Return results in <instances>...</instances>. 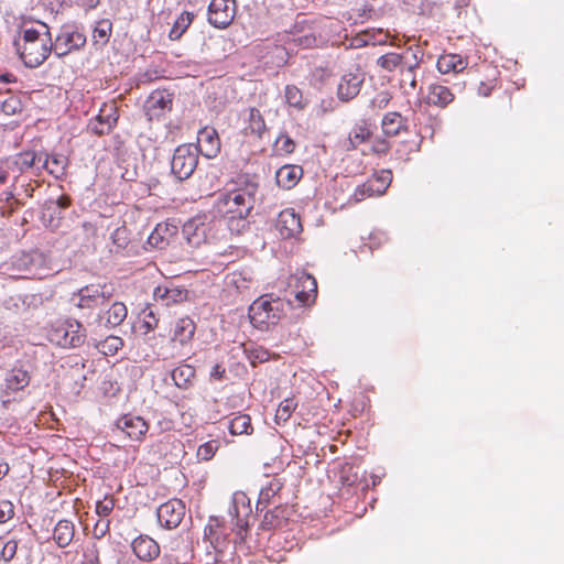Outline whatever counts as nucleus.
I'll return each mask as SVG.
<instances>
[{
  "label": "nucleus",
  "mask_w": 564,
  "mask_h": 564,
  "mask_svg": "<svg viewBox=\"0 0 564 564\" xmlns=\"http://www.w3.org/2000/svg\"><path fill=\"white\" fill-rule=\"evenodd\" d=\"M116 506L113 496H105L96 503V512L100 518H108Z\"/></svg>",
  "instance_id": "nucleus-51"
},
{
  "label": "nucleus",
  "mask_w": 564,
  "mask_h": 564,
  "mask_svg": "<svg viewBox=\"0 0 564 564\" xmlns=\"http://www.w3.org/2000/svg\"><path fill=\"white\" fill-rule=\"evenodd\" d=\"M362 82L364 78L359 72L344 74L338 84V98L343 101L354 99L359 94Z\"/></svg>",
  "instance_id": "nucleus-24"
},
{
  "label": "nucleus",
  "mask_w": 564,
  "mask_h": 564,
  "mask_svg": "<svg viewBox=\"0 0 564 564\" xmlns=\"http://www.w3.org/2000/svg\"><path fill=\"white\" fill-rule=\"evenodd\" d=\"M42 156L43 154H37L33 150H25L15 155L14 165L21 173L34 169L35 175H40L41 165L39 163H42Z\"/></svg>",
  "instance_id": "nucleus-31"
},
{
  "label": "nucleus",
  "mask_w": 564,
  "mask_h": 564,
  "mask_svg": "<svg viewBox=\"0 0 564 564\" xmlns=\"http://www.w3.org/2000/svg\"><path fill=\"white\" fill-rule=\"evenodd\" d=\"M187 294L186 289L177 286L172 282L158 285L153 291L154 300L164 306H171L186 301Z\"/></svg>",
  "instance_id": "nucleus-20"
},
{
  "label": "nucleus",
  "mask_w": 564,
  "mask_h": 564,
  "mask_svg": "<svg viewBox=\"0 0 564 564\" xmlns=\"http://www.w3.org/2000/svg\"><path fill=\"white\" fill-rule=\"evenodd\" d=\"M283 487V484L276 479H271L263 488H261L258 499V507L259 506H267L269 505L272 499L281 491Z\"/></svg>",
  "instance_id": "nucleus-42"
},
{
  "label": "nucleus",
  "mask_w": 564,
  "mask_h": 564,
  "mask_svg": "<svg viewBox=\"0 0 564 564\" xmlns=\"http://www.w3.org/2000/svg\"><path fill=\"white\" fill-rule=\"evenodd\" d=\"M295 150V142L288 133H280L274 142V151L278 154L286 155L293 153Z\"/></svg>",
  "instance_id": "nucleus-48"
},
{
  "label": "nucleus",
  "mask_w": 564,
  "mask_h": 564,
  "mask_svg": "<svg viewBox=\"0 0 564 564\" xmlns=\"http://www.w3.org/2000/svg\"><path fill=\"white\" fill-rule=\"evenodd\" d=\"M6 202L8 206H0L1 215L3 217L11 216L19 207V200L13 196L11 192L6 193Z\"/></svg>",
  "instance_id": "nucleus-58"
},
{
  "label": "nucleus",
  "mask_w": 564,
  "mask_h": 564,
  "mask_svg": "<svg viewBox=\"0 0 564 564\" xmlns=\"http://www.w3.org/2000/svg\"><path fill=\"white\" fill-rule=\"evenodd\" d=\"M290 286L301 306H311L317 297L316 279L306 272H296L291 276Z\"/></svg>",
  "instance_id": "nucleus-11"
},
{
  "label": "nucleus",
  "mask_w": 564,
  "mask_h": 564,
  "mask_svg": "<svg viewBox=\"0 0 564 564\" xmlns=\"http://www.w3.org/2000/svg\"><path fill=\"white\" fill-rule=\"evenodd\" d=\"M275 227L284 239L295 238L303 230L301 218L292 208H286L279 214Z\"/></svg>",
  "instance_id": "nucleus-18"
},
{
  "label": "nucleus",
  "mask_w": 564,
  "mask_h": 564,
  "mask_svg": "<svg viewBox=\"0 0 564 564\" xmlns=\"http://www.w3.org/2000/svg\"><path fill=\"white\" fill-rule=\"evenodd\" d=\"M228 429L231 435H251L253 426L251 417L245 413H237L229 420Z\"/></svg>",
  "instance_id": "nucleus-35"
},
{
  "label": "nucleus",
  "mask_w": 564,
  "mask_h": 564,
  "mask_svg": "<svg viewBox=\"0 0 564 564\" xmlns=\"http://www.w3.org/2000/svg\"><path fill=\"white\" fill-rule=\"evenodd\" d=\"M87 39L84 33L74 26H63L53 41V53L58 58L65 57L86 45Z\"/></svg>",
  "instance_id": "nucleus-9"
},
{
  "label": "nucleus",
  "mask_w": 564,
  "mask_h": 564,
  "mask_svg": "<svg viewBox=\"0 0 564 564\" xmlns=\"http://www.w3.org/2000/svg\"><path fill=\"white\" fill-rule=\"evenodd\" d=\"M285 99L292 107L299 108L302 106V93L296 86L288 85L285 87Z\"/></svg>",
  "instance_id": "nucleus-56"
},
{
  "label": "nucleus",
  "mask_w": 564,
  "mask_h": 564,
  "mask_svg": "<svg viewBox=\"0 0 564 564\" xmlns=\"http://www.w3.org/2000/svg\"><path fill=\"white\" fill-rule=\"evenodd\" d=\"M251 512L249 503L245 497V495H236L235 496V517L237 518L236 525L238 528L237 534L240 540H245L243 533L248 531L249 522L248 517Z\"/></svg>",
  "instance_id": "nucleus-30"
},
{
  "label": "nucleus",
  "mask_w": 564,
  "mask_h": 564,
  "mask_svg": "<svg viewBox=\"0 0 564 564\" xmlns=\"http://www.w3.org/2000/svg\"><path fill=\"white\" fill-rule=\"evenodd\" d=\"M128 315V310L124 303L122 302H113L110 307L105 312L104 316H99L100 318L106 319L105 324L109 327H116L123 323Z\"/></svg>",
  "instance_id": "nucleus-37"
},
{
  "label": "nucleus",
  "mask_w": 564,
  "mask_h": 564,
  "mask_svg": "<svg viewBox=\"0 0 564 564\" xmlns=\"http://www.w3.org/2000/svg\"><path fill=\"white\" fill-rule=\"evenodd\" d=\"M419 150H420L419 143H416L414 141H412V142L404 141L399 144L395 152L400 160L408 162L411 159V154L419 152Z\"/></svg>",
  "instance_id": "nucleus-49"
},
{
  "label": "nucleus",
  "mask_w": 564,
  "mask_h": 564,
  "mask_svg": "<svg viewBox=\"0 0 564 564\" xmlns=\"http://www.w3.org/2000/svg\"><path fill=\"white\" fill-rule=\"evenodd\" d=\"M195 14L189 11L182 12L175 20L172 29L170 30L169 37L172 41L180 40L193 23Z\"/></svg>",
  "instance_id": "nucleus-40"
},
{
  "label": "nucleus",
  "mask_w": 564,
  "mask_h": 564,
  "mask_svg": "<svg viewBox=\"0 0 564 564\" xmlns=\"http://www.w3.org/2000/svg\"><path fill=\"white\" fill-rule=\"evenodd\" d=\"M173 108V94L156 89L150 94L144 102L145 116L150 121L159 120Z\"/></svg>",
  "instance_id": "nucleus-14"
},
{
  "label": "nucleus",
  "mask_w": 564,
  "mask_h": 564,
  "mask_svg": "<svg viewBox=\"0 0 564 564\" xmlns=\"http://www.w3.org/2000/svg\"><path fill=\"white\" fill-rule=\"evenodd\" d=\"M392 182L390 170H381L368 177L366 182L357 186L349 202L360 203L367 198L383 195Z\"/></svg>",
  "instance_id": "nucleus-7"
},
{
  "label": "nucleus",
  "mask_w": 564,
  "mask_h": 564,
  "mask_svg": "<svg viewBox=\"0 0 564 564\" xmlns=\"http://www.w3.org/2000/svg\"><path fill=\"white\" fill-rule=\"evenodd\" d=\"M133 554L142 562H152L160 556L161 549L159 543L147 534H140L132 543Z\"/></svg>",
  "instance_id": "nucleus-19"
},
{
  "label": "nucleus",
  "mask_w": 564,
  "mask_h": 564,
  "mask_svg": "<svg viewBox=\"0 0 564 564\" xmlns=\"http://www.w3.org/2000/svg\"><path fill=\"white\" fill-rule=\"evenodd\" d=\"M286 520L288 509L282 506H276L264 513L260 527L262 530H274L281 528Z\"/></svg>",
  "instance_id": "nucleus-32"
},
{
  "label": "nucleus",
  "mask_w": 564,
  "mask_h": 564,
  "mask_svg": "<svg viewBox=\"0 0 564 564\" xmlns=\"http://www.w3.org/2000/svg\"><path fill=\"white\" fill-rule=\"evenodd\" d=\"M388 241V237L382 231H373L369 235L368 241L359 247V252L364 253L366 250L372 252L377 249H380Z\"/></svg>",
  "instance_id": "nucleus-46"
},
{
  "label": "nucleus",
  "mask_w": 564,
  "mask_h": 564,
  "mask_svg": "<svg viewBox=\"0 0 564 564\" xmlns=\"http://www.w3.org/2000/svg\"><path fill=\"white\" fill-rule=\"evenodd\" d=\"M116 427L130 441L142 442L150 430V424L141 415L126 413L117 419Z\"/></svg>",
  "instance_id": "nucleus-13"
},
{
  "label": "nucleus",
  "mask_w": 564,
  "mask_h": 564,
  "mask_svg": "<svg viewBox=\"0 0 564 564\" xmlns=\"http://www.w3.org/2000/svg\"><path fill=\"white\" fill-rule=\"evenodd\" d=\"M302 176L303 170L300 165L286 164L276 171L275 181L281 188L291 189L299 183Z\"/></svg>",
  "instance_id": "nucleus-29"
},
{
  "label": "nucleus",
  "mask_w": 564,
  "mask_h": 564,
  "mask_svg": "<svg viewBox=\"0 0 564 564\" xmlns=\"http://www.w3.org/2000/svg\"><path fill=\"white\" fill-rule=\"evenodd\" d=\"M297 43L304 47H313L316 45V37L314 35H304L302 37H299Z\"/></svg>",
  "instance_id": "nucleus-64"
},
{
  "label": "nucleus",
  "mask_w": 564,
  "mask_h": 564,
  "mask_svg": "<svg viewBox=\"0 0 564 564\" xmlns=\"http://www.w3.org/2000/svg\"><path fill=\"white\" fill-rule=\"evenodd\" d=\"M75 528L72 521L61 520L54 528L53 539L59 547L69 545L74 538Z\"/></svg>",
  "instance_id": "nucleus-36"
},
{
  "label": "nucleus",
  "mask_w": 564,
  "mask_h": 564,
  "mask_svg": "<svg viewBox=\"0 0 564 564\" xmlns=\"http://www.w3.org/2000/svg\"><path fill=\"white\" fill-rule=\"evenodd\" d=\"M48 341L61 348H76L86 339V330L82 323L73 318H59L46 329Z\"/></svg>",
  "instance_id": "nucleus-2"
},
{
  "label": "nucleus",
  "mask_w": 564,
  "mask_h": 564,
  "mask_svg": "<svg viewBox=\"0 0 564 564\" xmlns=\"http://www.w3.org/2000/svg\"><path fill=\"white\" fill-rule=\"evenodd\" d=\"M468 63L469 59L467 56L455 53H444L438 56L436 68L443 75L459 74L467 68Z\"/></svg>",
  "instance_id": "nucleus-25"
},
{
  "label": "nucleus",
  "mask_w": 564,
  "mask_h": 564,
  "mask_svg": "<svg viewBox=\"0 0 564 564\" xmlns=\"http://www.w3.org/2000/svg\"><path fill=\"white\" fill-rule=\"evenodd\" d=\"M115 288L110 283H96L82 288L77 296V307L80 310L94 311L106 306L113 297Z\"/></svg>",
  "instance_id": "nucleus-5"
},
{
  "label": "nucleus",
  "mask_w": 564,
  "mask_h": 564,
  "mask_svg": "<svg viewBox=\"0 0 564 564\" xmlns=\"http://www.w3.org/2000/svg\"><path fill=\"white\" fill-rule=\"evenodd\" d=\"M19 542L15 539H9L3 543L0 552V558L6 563L14 558L18 551Z\"/></svg>",
  "instance_id": "nucleus-55"
},
{
  "label": "nucleus",
  "mask_w": 564,
  "mask_h": 564,
  "mask_svg": "<svg viewBox=\"0 0 564 564\" xmlns=\"http://www.w3.org/2000/svg\"><path fill=\"white\" fill-rule=\"evenodd\" d=\"M241 116L245 123V133L261 139L267 132V124L261 111L256 107H248Z\"/></svg>",
  "instance_id": "nucleus-22"
},
{
  "label": "nucleus",
  "mask_w": 564,
  "mask_h": 564,
  "mask_svg": "<svg viewBox=\"0 0 564 564\" xmlns=\"http://www.w3.org/2000/svg\"><path fill=\"white\" fill-rule=\"evenodd\" d=\"M18 107H19V100L14 97H10L1 104V110L6 115H14L18 110Z\"/></svg>",
  "instance_id": "nucleus-60"
},
{
  "label": "nucleus",
  "mask_w": 564,
  "mask_h": 564,
  "mask_svg": "<svg viewBox=\"0 0 564 564\" xmlns=\"http://www.w3.org/2000/svg\"><path fill=\"white\" fill-rule=\"evenodd\" d=\"M31 382V373L22 366H14L8 370L3 379V393L13 395L23 391Z\"/></svg>",
  "instance_id": "nucleus-16"
},
{
  "label": "nucleus",
  "mask_w": 564,
  "mask_h": 564,
  "mask_svg": "<svg viewBox=\"0 0 564 564\" xmlns=\"http://www.w3.org/2000/svg\"><path fill=\"white\" fill-rule=\"evenodd\" d=\"M381 131L386 137H398L409 131V121L398 111H389L381 119Z\"/></svg>",
  "instance_id": "nucleus-23"
},
{
  "label": "nucleus",
  "mask_w": 564,
  "mask_h": 564,
  "mask_svg": "<svg viewBox=\"0 0 564 564\" xmlns=\"http://www.w3.org/2000/svg\"><path fill=\"white\" fill-rule=\"evenodd\" d=\"M68 165L69 160L67 156L59 153H44L42 156L41 171L46 170L53 177L62 180L66 176Z\"/></svg>",
  "instance_id": "nucleus-26"
},
{
  "label": "nucleus",
  "mask_w": 564,
  "mask_h": 564,
  "mask_svg": "<svg viewBox=\"0 0 564 564\" xmlns=\"http://www.w3.org/2000/svg\"><path fill=\"white\" fill-rule=\"evenodd\" d=\"M373 137V126L368 120H359L354 124L348 134V150H356L361 144H365Z\"/></svg>",
  "instance_id": "nucleus-27"
},
{
  "label": "nucleus",
  "mask_w": 564,
  "mask_h": 564,
  "mask_svg": "<svg viewBox=\"0 0 564 564\" xmlns=\"http://www.w3.org/2000/svg\"><path fill=\"white\" fill-rule=\"evenodd\" d=\"M376 64L384 72H399L403 76L404 73L416 70L420 67L421 59L408 48L402 53L388 52L379 56Z\"/></svg>",
  "instance_id": "nucleus-6"
},
{
  "label": "nucleus",
  "mask_w": 564,
  "mask_h": 564,
  "mask_svg": "<svg viewBox=\"0 0 564 564\" xmlns=\"http://www.w3.org/2000/svg\"><path fill=\"white\" fill-rule=\"evenodd\" d=\"M237 13L236 0H212L208 6L207 20L217 29H226Z\"/></svg>",
  "instance_id": "nucleus-12"
},
{
  "label": "nucleus",
  "mask_w": 564,
  "mask_h": 564,
  "mask_svg": "<svg viewBox=\"0 0 564 564\" xmlns=\"http://www.w3.org/2000/svg\"><path fill=\"white\" fill-rule=\"evenodd\" d=\"M253 196L246 189H235L221 193L216 202V212L229 219H243L252 209Z\"/></svg>",
  "instance_id": "nucleus-4"
},
{
  "label": "nucleus",
  "mask_w": 564,
  "mask_h": 564,
  "mask_svg": "<svg viewBox=\"0 0 564 564\" xmlns=\"http://www.w3.org/2000/svg\"><path fill=\"white\" fill-rule=\"evenodd\" d=\"M194 145L202 155L208 159L215 158L220 151V139L216 129L202 128L197 133V143Z\"/></svg>",
  "instance_id": "nucleus-17"
},
{
  "label": "nucleus",
  "mask_w": 564,
  "mask_h": 564,
  "mask_svg": "<svg viewBox=\"0 0 564 564\" xmlns=\"http://www.w3.org/2000/svg\"><path fill=\"white\" fill-rule=\"evenodd\" d=\"M185 511L186 507L182 500L176 498L170 499L158 508V521L167 530L175 529L182 522Z\"/></svg>",
  "instance_id": "nucleus-15"
},
{
  "label": "nucleus",
  "mask_w": 564,
  "mask_h": 564,
  "mask_svg": "<svg viewBox=\"0 0 564 564\" xmlns=\"http://www.w3.org/2000/svg\"><path fill=\"white\" fill-rule=\"evenodd\" d=\"M366 36L365 35V32L361 31L359 32L358 34H356L355 36H352L349 41V47L351 48H361V47H365V46H368V40H366Z\"/></svg>",
  "instance_id": "nucleus-62"
},
{
  "label": "nucleus",
  "mask_w": 564,
  "mask_h": 564,
  "mask_svg": "<svg viewBox=\"0 0 564 564\" xmlns=\"http://www.w3.org/2000/svg\"><path fill=\"white\" fill-rule=\"evenodd\" d=\"M290 303L281 299L260 296L249 307L251 323L259 329H265L278 324L285 316V308Z\"/></svg>",
  "instance_id": "nucleus-3"
},
{
  "label": "nucleus",
  "mask_w": 564,
  "mask_h": 564,
  "mask_svg": "<svg viewBox=\"0 0 564 564\" xmlns=\"http://www.w3.org/2000/svg\"><path fill=\"white\" fill-rule=\"evenodd\" d=\"M296 408L297 402L294 398L281 401L275 411V423L279 425L286 423Z\"/></svg>",
  "instance_id": "nucleus-43"
},
{
  "label": "nucleus",
  "mask_w": 564,
  "mask_h": 564,
  "mask_svg": "<svg viewBox=\"0 0 564 564\" xmlns=\"http://www.w3.org/2000/svg\"><path fill=\"white\" fill-rule=\"evenodd\" d=\"M17 54L29 68L41 66L53 52V39L44 22L35 25L22 24L14 39Z\"/></svg>",
  "instance_id": "nucleus-1"
},
{
  "label": "nucleus",
  "mask_w": 564,
  "mask_h": 564,
  "mask_svg": "<svg viewBox=\"0 0 564 564\" xmlns=\"http://www.w3.org/2000/svg\"><path fill=\"white\" fill-rule=\"evenodd\" d=\"M14 516V507L9 500H0V523H4Z\"/></svg>",
  "instance_id": "nucleus-59"
},
{
  "label": "nucleus",
  "mask_w": 564,
  "mask_h": 564,
  "mask_svg": "<svg viewBox=\"0 0 564 564\" xmlns=\"http://www.w3.org/2000/svg\"><path fill=\"white\" fill-rule=\"evenodd\" d=\"M159 325V317L154 313V311L147 306L142 310L140 313V322H139V328L141 332L147 335L151 332H153Z\"/></svg>",
  "instance_id": "nucleus-44"
},
{
  "label": "nucleus",
  "mask_w": 564,
  "mask_h": 564,
  "mask_svg": "<svg viewBox=\"0 0 564 564\" xmlns=\"http://www.w3.org/2000/svg\"><path fill=\"white\" fill-rule=\"evenodd\" d=\"M498 74L499 72L495 67H486V74L484 76V79L479 82L477 88L479 96L489 97L491 95V93L497 88L499 83Z\"/></svg>",
  "instance_id": "nucleus-39"
},
{
  "label": "nucleus",
  "mask_w": 564,
  "mask_h": 564,
  "mask_svg": "<svg viewBox=\"0 0 564 564\" xmlns=\"http://www.w3.org/2000/svg\"><path fill=\"white\" fill-rule=\"evenodd\" d=\"M217 449H218L217 441H209V442L202 444L197 448L196 456L199 460H209L214 457Z\"/></svg>",
  "instance_id": "nucleus-53"
},
{
  "label": "nucleus",
  "mask_w": 564,
  "mask_h": 564,
  "mask_svg": "<svg viewBox=\"0 0 564 564\" xmlns=\"http://www.w3.org/2000/svg\"><path fill=\"white\" fill-rule=\"evenodd\" d=\"M111 240L118 249H124L129 243V231L126 226L118 227L111 235Z\"/></svg>",
  "instance_id": "nucleus-54"
},
{
  "label": "nucleus",
  "mask_w": 564,
  "mask_h": 564,
  "mask_svg": "<svg viewBox=\"0 0 564 564\" xmlns=\"http://www.w3.org/2000/svg\"><path fill=\"white\" fill-rule=\"evenodd\" d=\"M102 112H105L104 108L100 110V113L88 123L89 131L98 137L107 135L113 130L112 121H109L110 124L107 126L102 121Z\"/></svg>",
  "instance_id": "nucleus-47"
},
{
  "label": "nucleus",
  "mask_w": 564,
  "mask_h": 564,
  "mask_svg": "<svg viewBox=\"0 0 564 564\" xmlns=\"http://www.w3.org/2000/svg\"><path fill=\"white\" fill-rule=\"evenodd\" d=\"M225 377H226V368H225L224 364H221V362L216 364L209 372V378L213 381H221L225 379Z\"/></svg>",
  "instance_id": "nucleus-61"
},
{
  "label": "nucleus",
  "mask_w": 564,
  "mask_h": 564,
  "mask_svg": "<svg viewBox=\"0 0 564 564\" xmlns=\"http://www.w3.org/2000/svg\"><path fill=\"white\" fill-rule=\"evenodd\" d=\"M195 333L196 324L191 317H178L170 325L169 341L173 349L182 351L191 348Z\"/></svg>",
  "instance_id": "nucleus-10"
},
{
  "label": "nucleus",
  "mask_w": 564,
  "mask_h": 564,
  "mask_svg": "<svg viewBox=\"0 0 564 564\" xmlns=\"http://www.w3.org/2000/svg\"><path fill=\"white\" fill-rule=\"evenodd\" d=\"M195 368L188 364H181L172 370V379L174 383L182 389H186L191 386L195 378Z\"/></svg>",
  "instance_id": "nucleus-38"
},
{
  "label": "nucleus",
  "mask_w": 564,
  "mask_h": 564,
  "mask_svg": "<svg viewBox=\"0 0 564 564\" xmlns=\"http://www.w3.org/2000/svg\"><path fill=\"white\" fill-rule=\"evenodd\" d=\"M198 154L192 143L178 145L171 161L172 173L181 181L188 178L198 164Z\"/></svg>",
  "instance_id": "nucleus-8"
},
{
  "label": "nucleus",
  "mask_w": 564,
  "mask_h": 564,
  "mask_svg": "<svg viewBox=\"0 0 564 564\" xmlns=\"http://www.w3.org/2000/svg\"><path fill=\"white\" fill-rule=\"evenodd\" d=\"M389 137L383 135H376L372 137L369 147V153L377 155V156H384L387 155L391 150V143L388 140Z\"/></svg>",
  "instance_id": "nucleus-45"
},
{
  "label": "nucleus",
  "mask_w": 564,
  "mask_h": 564,
  "mask_svg": "<svg viewBox=\"0 0 564 564\" xmlns=\"http://www.w3.org/2000/svg\"><path fill=\"white\" fill-rule=\"evenodd\" d=\"M95 347L105 356H115L123 347V339L118 336H108L97 341Z\"/></svg>",
  "instance_id": "nucleus-41"
},
{
  "label": "nucleus",
  "mask_w": 564,
  "mask_h": 564,
  "mask_svg": "<svg viewBox=\"0 0 564 564\" xmlns=\"http://www.w3.org/2000/svg\"><path fill=\"white\" fill-rule=\"evenodd\" d=\"M455 100L452 89L441 83H432L427 86L424 102L427 106L445 109Z\"/></svg>",
  "instance_id": "nucleus-21"
},
{
  "label": "nucleus",
  "mask_w": 564,
  "mask_h": 564,
  "mask_svg": "<svg viewBox=\"0 0 564 564\" xmlns=\"http://www.w3.org/2000/svg\"><path fill=\"white\" fill-rule=\"evenodd\" d=\"M82 564H100L99 550L96 543L85 545Z\"/></svg>",
  "instance_id": "nucleus-52"
},
{
  "label": "nucleus",
  "mask_w": 564,
  "mask_h": 564,
  "mask_svg": "<svg viewBox=\"0 0 564 564\" xmlns=\"http://www.w3.org/2000/svg\"><path fill=\"white\" fill-rule=\"evenodd\" d=\"M171 236L172 228L169 224L160 223L148 237V243L153 248L164 249L169 245Z\"/></svg>",
  "instance_id": "nucleus-33"
},
{
  "label": "nucleus",
  "mask_w": 564,
  "mask_h": 564,
  "mask_svg": "<svg viewBox=\"0 0 564 564\" xmlns=\"http://www.w3.org/2000/svg\"><path fill=\"white\" fill-rule=\"evenodd\" d=\"M112 34V23L109 19H101L96 22L93 30L91 42L95 46L104 47Z\"/></svg>",
  "instance_id": "nucleus-34"
},
{
  "label": "nucleus",
  "mask_w": 564,
  "mask_h": 564,
  "mask_svg": "<svg viewBox=\"0 0 564 564\" xmlns=\"http://www.w3.org/2000/svg\"><path fill=\"white\" fill-rule=\"evenodd\" d=\"M109 520L106 519V520H100L99 522L96 523L95 525V529H94V533L97 538H101L106 534V532L109 530Z\"/></svg>",
  "instance_id": "nucleus-63"
},
{
  "label": "nucleus",
  "mask_w": 564,
  "mask_h": 564,
  "mask_svg": "<svg viewBox=\"0 0 564 564\" xmlns=\"http://www.w3.org/2000/svg\"><path fill=\"white\" fill-rule=\"evenodd\" d=\"M366 40H368V44L376 46V45H383L388 42L389 34L388 32H384L381 29H369L365 30Z\"/></svg>",
  "instance_id": "nucleus-50"
},
{
  "label": "nucleus",
  "mask_w": 564,
  "mask_h": 564,
  "mask_svg": "<svg viewBox=\"0 0 564 564\" xmlns=\"http://www.w3.org/2000/svg\"><path fill=\"white\" fill-rule=\"evenodd\" d=\"M205 539H207L215 550L226 546L228 532L224 523L218 518H210L204 530Z\"/></svg>",
  "instance_id": "nucleus-28"
},
{
  "label": "nucleus",
  "mask_w": 564,
  "mask_h": 564,
  "mask_svg": "<svg viewBox=\"0 0 564 564\" xmlns=\"http://www.w3.org/2000/svg\"><path fill=\"white\" fill-rule=\"evenodd\" d=\"M173 429H174V421L166 415L160 414L155 422L154 430H156L160 434H162V433H169Z\"/></svg>",
  "instance_id": "nucleus-57"
}]
</instances>
